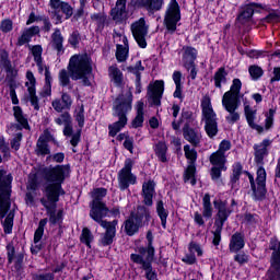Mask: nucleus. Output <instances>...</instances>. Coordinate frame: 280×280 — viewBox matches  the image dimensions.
I'll use <instances>...</instances> for the list:
<instances>
[{
    "instance_id": "23",
    "label": "nucleus",
    "mask_w": 280,
    "mask_h": 280,
    "mask_svg": "<svg viewBox=\"0 0 280 280\" xmlns=\"http://www.w3.org/2000/svg\"><path fill=\"white\" fill-rule=\"evenodd\" d=\"M272 143L269 139L262 140L259 144H254V156H255V163L257 165H264V159H266V155L268 154V147Z\"/></svg>"
},
{
    "instance_id": "48",
    "label": "nucleus",
    "mask_w": 280,
    "mask_h": 280,
    "mask_svg": "<svg viewBox=\"0 0 280 280\" xmlns=\"http://www.w3.org/2000/svg\"><path fill=\"white\" fill-rule=\"evenodd\" d=\"M92 21H94L96 25V30L102 32L104 30V25L106 23V15L104 13H94L91 15Z\"/></svg>"
},
{
    "instance_id": "13",
    "label": "nucleus",
    "mask_w": 280,
    "mask_h": 280,
    "mask_svg": "<svg viewBox=\"0 0 280 280\" xmlns=\"http://www.w3.org/2000/svg\"><path fill=\"white\" fill-rule=\"evenodd\" d=\"M209 161L212 164L210 170L211 179L214 183H220L222 172H226V154L215 151L209 156Z\"/></svg>"
},
{
    "instance_id": "34",
    "label": "nucleus",
    "mask_w": 280,
    "mask_h": 280,
    "mask_svg": "<svg viewBox=\"0 0 280 280\" xmlns=\"http://www.w3.org/2000/svg\"><path fill=\"white\" fill-rule=\"evenodd\" d=\"M149 12H159L163 9L164 0H142L140 2Z\"/></svg>"
},
{
    "instance_id": "59",
    "label": "nucleus",
    "mask_w": 280,
    "mask_h": 280,
    "mask_svg": "<svg viewBox=\"0 0 280 280\" xmlns=\"http://www.w3.org/2000/svg\"><path fill=\"white\" fill-rule=\"evenodd\" d=\"M24 255L23 253H19L15 256V265L14 268L18 271L19 275H23V259H24Z\"/></svg>"
},
{
    "instance_id": "12",
    "label": "nucleus",
    "mask_w": 280,
    "mask_h": 280,
    "mask_svg": "<svg viewBox=\"0 0 280 280\" xmlns=\"http://www.w3.org/2000/svg\"><path fill=\"white\" fill-rule=\"evenodd\" d=\"M252 191H253V197L254 200H261L266 196V168L264 166H259L257 170V178H256V184H255V177L248 172H246Z\"/></svg>"
},
{
    "instance_id": "60",
    "label": "nucleus",
    "mask_w": 280,
    "mask_h": 280,
    "mask_svg": "<svg viewBox=\"0 0 280 280\" xmlns=\"http://www.w3.org/2000/svg\"><path fill=\"white\" fill-rule=\"evenodd\" d=\"M32 55H33L35 62L43 60V46H40V45L33 46Z\"/></svg>"
},
{
    "instance_id": "51",
    "label": "nucleus",
    "mask_w": 280,
    "mask_h": 280,
    "mask_svg": "<svg viewBox=\"0 0 280 280\" xmlns=\"http://www.w3.org/2000/svg\"><path fill=\"white\" fill-rule=\"evenodd\" d=\"M116 59L118 62H126L128 60V48L124 45H117Z\"/></svg>"
},
{
    "instance_id": "31",
    "label": "nucleus",
    "mask_w": 280,
    "mask_h": 280,
    "mask_svg": "<svg viewBox=\"0 0 280 280\" xmlns=\"http://www.w3.org/2000/svg\"><path fill=\"white\" fill-rule=\"evenodd\" d=\"M147 240H148L147 247H138V254L136 255L145 256V253H147V256H149V259H152V257H154L155 255V249L153 245L154 237L152 236V232L147 233Z\"/></svg>"
},
{
    "instance_id": "7",
    "label": "nucleus",
    "mask_w": 280,
    "mask_h": 280,
    "mask_svg": "<svg viewBox=\"0 0 280 280\" xmlns=\"http://www.w3.org/2000/svg\"><path fill=\"white\" fill-rule=\"evenodd\" d=\"M152 215L150 214V209L145 206H138L136 212H131L127 220L124 222V229L126 235L132 237L139 233V229H142L144 224L150 222Z\"/></svg>"
},
{
    "instance_id": "33",
    "label": "nucleus",
    "mask_w": 280,
    "mask_h": 280,
    "mask_svg": "<svg viewBox=\"0 0 280 280\" xmlns=\"http://www.w3.org/2000/svg\"><path fill=\"white\" fill-rule=\"evenodd\" d=\"M143 106L144 104L142 101H139L137 103V106H136L137 115L131 122L132 128H141L143 126V121H144Z\"/></svg>"
},
{
    "instance_id": "38",
    "label": "nucleus",
    "mask_w": 280,
    "mask_h": 280,
    "mask_svg": "<svg viewBox=\"0 0 280 280\" xmlns=\"http://www.w3.org/2000/svg\"><path fill=\"white\" fill-rule=\"evenodd\" d=\"M34 152L36 156H49V154H51V149L49 148V143L43 140H37Z\"/></svg>"
},
{
    "instance_id": "8",
    "label": "nucleus",
    "mask_w": 280,
    "mask_h": 280,
    "mask_svg": "<svg viewBox=\"0 0 280 280\" xmlns=\"http://www.w3.org/2000/svg\"><path fill=\"white\" fill-rule=\"evenodd\" d=\"M12 175H4L0 172V220H3L12 207Z\"/></svg>"
},
{
    "instance_id": "26",
    "label": "nucleus",
    "mask_w": 280,
    "mask_h": 280,
    "mask_svg": "<svg viewBox=\"0 0 280 280\" xmlns=\"http://www.w3.org/2000/svg\"><path fill=\"white\" fill-rule=\"evenodd\" d=\"M183 136L188 143H191L194 148H198L200 145V141L202 139V136L198 130L191 128V127H183Z\"/></svg>"
},
{
    "instance_id": "24",
    "label": "nucleus",
    "mask_w": 280,
    "mask_h": 280,
    "mask_svg": "<svg viewBox=\"0 0 280 280\" xmlns=\"http://www.w3.org/2000/svg\"><path fill=\"white\" fill-rule=\"evenodd\" d=\"M127 0H117L115 8L112 9L110 15L113 21L116 23H121V21H126V16H128V12L126 11Z\"/></svg>"
},
{
    "instance_id": "2",
    "label": "nucleus",
    "mask_w": 280,
    "mask_h": 280,
    "mask_svg": "<svg viewBox=\"0 0 280 280\" xmlns=\"http://www.w3.org/2000/svg\"><path fill=\"white\" fill-rule=\"evenodd\" d=\"M108 190L106 188H96L92 192L93 200L90 203V218L97 222L102 229L105 230V233L101 235L100 244L102 246H110L113 242H115V237L117 235V224H119L118 220L106 221L104 218L110 213L106 203L102 201L103 198H106V194Z\"/></svg>"
},
{
    "instance_id": "1",
    "label": "nucleus",
    "mask_w": 280,
    "mask_h": 280,
    "mask_svg": "<svg viewBox=\"0 0 280 280\" xmlns=\"http://www.w3.org/2000/svg\"><path fill=\"white\" fill-rule=\"evenodd\" d=\"M42 177L45 180L44 195L46 197L40 199V203L45 207L47 215H49L50 224H58L62 222V210L56 213V202L60 201V196H65L62 183L69 174V165H56L55 167L42 168Z\"/></svg>"
},
{
    "instance_id": "52",
    "label": "nucleus",
    "mask_w": 280,
    "mask_h": 280,
    "mask_svg": "<svg viewBox=\"0 0 280 280\" xmlns=\"http://www.w3.org/2000/svg\"><path fill=\"white\" fill-rule=\"evenodd\" d=\"M242 164L241 163H236L233 165V172L231 175V184L235 185V183H237V180H240V177L242 176Z\"/></svg>"
},
{
    "instance_id": "49",
    "label": "nucleus",
    "mask_w": 280,
    "mask_h": 280,
    "mask_svg": "<svg viewBox=\"0 0 280 280\" xmlns=\"http://www.w3.org/2000/svg\"><path fill=\"white\" fill-rule=\"evenodd\" d=\"M222 229L224 225L215 224L214 223V231H212V244L213 246H220V242H222Z\"/></svg>"
},
{
    "instance_id": "61",
    "label": "nucleus",
    "mask_w": 280,
    "mask_h": 280,
    "mask_svg": "<svg viewBox=\"0 0 280 280\" xmlns=\"http://www.w3.org/2000/svg\"><path fill=\"white\" fill-rule=\"evenodd\" d=\"M15 256H16V249L14 248V244L9 243L7 245L8 264H12L14 261Z\"/></svg>"
},
{
    "instance_id": "6",
    "label": "nucleus",
    "mask_w": 280,
    "mask_h": 280,
    "mask_svg": "<svg viewBox=\"0 0 280 280\" xmlns=\"http://www.w3.org/2000/svg\"><path fill=\"white\" fill-rule=\"evenodd\" d=\"M201 121L205 124V130L209 139H215L220 129L218 128V114L211 105V97L206 95L201 100Z\"/></svg>"
},
{
    "instance_id": "46",
    "label": "nucleus",
    "mask_w": 280,
    "mask_h": 280,
    "mask_svg": "<svg viewBox=\"0 0 280 280\" xmlns=\"http://www.w3.org/2000/svg\"><path fill=\"white\" fill-rule=\"evenodd\" d=\"M48 221L49 220H47V219H42L39 221L38 228L34 234V244H38V242H40V240H43V235L45 233V226H47Z\"/></svg>"
},
{
    "instance_id": "28",
    "label": "nucleus",
    "mask_w": 280,
    "mask_h": 280,
    "mask_svg": "<svg viewBox=\"0 0 280 280\" xmlns=\"http://www.w3.org/2000/svg\"><path fill=\"white\" fill-rule=\"evenodd\" d=\"M244 246H246V243L244 242V234L235 232L230 240V253H240Z\"/></svg>"
},
{
    "instance_id": "25",
    "label": "nucleus",
    "mask_w": 280,
    "mask_h": 280,
    "mask_svg": "<svg viewBox=\"0 0 280 280\" xmlns=\"http://www.w3.org/2000/svg\"><path fill=\"white\" fill-rule=\"evenodd\" d=\"M13 117L18 124L13 125L16 130H30V122L27 121V116L23 113L21 106L13 107Z\"/></svg>"
},
{
    "instance_id": "5",
    "label": "nucleus",
    "mask_w": 280,
    "mask_h": 280,
    "mask_svg": "<svg viewBox=\"0 0 280 280\" xmlns=\"http://www.w3.org/2000/svg\"><path fill=\"white\" fill-rule=\"evenodd\" d=\"M68 71L71 73V80H82L83 86H91V80L88 75L93 72V66L89 55L72 56L68 65Z\"/></svg>"
},
{
    "instance_id": "10",
    "label": "nucleus",
    "mask_w": 280,
    "mask_h": 280,
    "mask_svg": "<svg viewBox=\"0 0 280 280\" xmlns=\"http://www.w3.org/2000/svg\"><path fill=\"white\" fill-rule=\"evenodd\" d=\"M269 250H272L268 270L269 280H280V242L277 237L270 240Z\"/></svg>"
},
{
    "instance_id": "63",
    "label": "nucleus",
    "mask_w": 280,
    "mask_h": 280,
    "mask_svg": "<svg viewBox=\"0 0 280 280\" xmlns=\"http://www.w3.org/2000/svg\"><path fill=\"white\" fill-rule=\"evenodd\" d=\"M13 22L10 19L3 20L0 24V30L3 32V34H8L9 32H12L13 30Z\"/></svg>"
},
{
    "instance_id": "20",
    "label": "nucleus",
    "mask_w": 280,
    "mask_h": 280,
    "mask_svg": "<svg viewBox=\"0 0 280 280\" xmlns=\"http://www.w3.org/2000/svg\"><path fill=\"white\" fill-rule=\"evenodd\" d=\"M213 206L214 209H217L218 211V219L214 221V224L224 226V222H226V220H229V215H231V209H229V203L222 200H214Z\"/></svg>"
},
{
    "instance_id": "53",
    "label": "nucleus",
    "mask_w": 280,
    "mask_h": 280,
    "mask_svg": "<svg viewBox=\"0 0 280 280\" xmlns=\"http://www.w3.org/2000/svg\"><path fill=\"white\" fill-rule=\"evenodd\" d=\"M248 71L252 80H259L264 75V69L257 65L249 66Z\"/></svg>"
},
{
    "instance_id": "4",
    "label": "nucleus",
    "mask_w": 280,
    "mask_h": 280,
    "mask_svg": "<svg viewBox=\"0 0 280 280\" xmlns=\"http://www.w3.org/2000/svg\"><path fill=\"white\" fill-rule=\"evenodd\" d=\"M240 91H242V80L234 79L230 91L225 92L222 97V106L225 108L229 115L225 117V120L233 125L240 121Z\"/></svg>"
},
{
    "instance_id": "62",
    "label": "nucleus",
    "mask_w": 280,
    "mask_h": 280,
    "mask_svg": "<svg viewBox=\"0 0 280 280\" xmlns=\"http://www.w3.org/2000/svg\"><path fill=\"white\" fill-rule=\"evenodd\" d=\"M80 40H82V37L80 35V32L74 31L72 32V34L70 35L68 43L72 46V47H78V45H80Z\"/></svg>"
},
{
    "instance_id": "22",
    "label": "nucleus",
    "mask_w": 280,
    "mask_h": 280,
    "mask_svg": "<svg viewBox=\"0 0 280 280\" xmlns=\"http://www.w3.org/2000/svg\"><path fill=\"white\" fill-rule=\"evenodd\" d=\"M156 184L154 183V180H149V182H144L142 184V198H143V202L147 207H152V205H154L153 198L154 195L156 194L155 190Z\"/></svg>"
},
{
    "instance_id": "57",
    "label": "nucleus",
    "mask_w": 280,
    "mask_h": 280,
    "mask_svg": "<svg viewBox=\"0 0 280 280\" xmlns=\"http://www.w3.org/2000/svg\"><path fill=\"white\" fill-rule=\"evenodd\" d=\"M12 60H10V52L5 50V48L0 49V67H5L10 65Z\"/></svg>"
},
{
    "instance_id": "17",
    "label": "nucleus",
    "mask_w": 280,
    "mask_h": 280,
    "mask_svg": "<svg viewBox=\"0 0 280 280\" xmlns=\"http://www.w3.org/2000/svg\"><path fill=\"white\" fill-rule=\"evenodd\" d=\"M131 32L139 47H141V49H145L148 47V42L145 40V36H148L145 19L141 18L139 21L131 24Z\"/></svg>"
},
{
    "instance_id": "27",
    "label": "nucleus",
    "mask_w": 280,
    "mask_h": 280,
    "mask_svg": "<svg viewBox=\"0 0 280 280\" xmlns=\"http://www.w3.org/2000/svg\"><path fill=\"white\" fill-rule=\"evenodd\" d=\"M37 34H40V27L38 26H31L27 28H24L22 32V35L18 38V47H23V45H26V43H30L34 36H37Z\"/></svg>"
},
{
    "instance_id": "44",
    "label": "nucleus",
    "mask_w": 280,
    "mask_h": 280,
    "mask_svg": "<svg viewBox=\"0 0 280 280\" xmlns=\"http://www.w3.org/2000/svg\"><path fill=\"white\" fill-rule=\"evenodd\" d=\"M129 73H133L136 75V82H141V71H145L143 65H141V60L137 61L135 66H130L127 68Z\"/></svg>"
},
{
    "instance_id": "58",
    "label": "nucleus",
    "mask_w": 280,
    "mask_h": 280,
    "mask_svg": "<svg viewBox=\"0 0 280 280\" xmlns=\"http://www.w3.org/2000/svg\"><path fill=\"white\" fill-rule=\"evenodd\" d=\"M183 66L188 71L189 78L191 80H196V78L198 77V67L196 66V63H186Z\"/></svg>"
},
{
    "instance_id": "56",
    "label": "nucleus",
    "mask_w": 280,
    "mask_h": 280,
    "mask_svg": "<svg viewBox=\"0 0 280 280\" xmlns=\"http://www.w3.org/2000/svg\"><path fill=\"white\" fill-rule=\"evenodd\" d=\"M37 140H42L45 143H49V141H51L55 145H58V140H56V138H54V135H51V131L47 129L44 130L43 135H40Z\"/></svg>"
},
{
    "instance_id": "64",
    "label": "nucleus",
    "mask_w": 280,
    "mask_h": 280,
    "mask_svg": "<svg viewBox=\"0 0 280 280\" xmlns=\"http://www.w3.org/2000/svg\"><path fill=\"white\" fill-rule=\"evenodd\" d=\"M56 276L51 272L38 273L33 276V280H54Z\"/></svg>"
},
{
    "instance_id": "29",
    "label": "nucleus",
    "mask_w": 280,
    "mask_h": 280,
    "mask_svg": "<svg viewBox=\"0 0 280 280\" xmlns=\"http://www.w3.org/2000/svg\"><path fill=\"white\" fill-rule=\"evenodd\" d=\"M50 38L52 49H55L57 54H63L65 46L62 44L65 43V37L62 36L60 28H55V32L51 34Z\"/></svg>"
},
{
    "instance_id": "9",
    "label": "nucleus",
    "mask_w": 280,
    "mask_h": 280,
    "mask_svg": "<svg viewBox=\"0 0 280 280\" xmlns=\"http://www.w3.org/2000/svg\"><path fill=\"white\" fill-rule=\"evenodd\" d=\"M55 124L58 126H65L63 136L70 138V145L72 148H78L82 139V129H78L73 132V125L71 124V114L65 112L58 118L55 119Z\"/></svg>"
},
{
    "instance_id": "14",
    "label": "nucleus",
    "mask_w": 280,
    "mask_h": 280,
    "mask_svg": "<svg viewBox=\"0 0 280 280\" xmlns=\"http://www.w3.org/2000/svg\"><path fill=\"white\" fill-rule=\"evenodd\" d=\"M132 165H135V162L127 159L124 167L118 172V187L120 191H126L130 185L137 184V176L132 174Z\"/></svg>"
},
{
    "instance_id": "36",
    "label": "nucleus",
    "mask_w": 280,
    "mask_h": 280,
    "mask_svg": "<svg viewBox=\"0 0 280 280\" xmlns=\"http://www.w3.org/2000/svg\"><path fill=\"white\" fill-rule=\"evenodd\" d=\"M59 84L62 88H68L70 91L73 89L71 84V72L67 69H61L58 73Z\"/></svg>"
},
{
    "instance_id": "15",
    "label": "nucleus",
    "mask_w": 280,
    "mask_h": 280,
    "mask_svg": "<svg viewBox=\"0 0 280 280\" xmlns=\"http://www.w3.org/2000/svg\"><path fill=\"white\" fill-rule=\"evenodd\" d=\"M130 260L133 264H138L141 270H144V277L147 280H156L159 278L156 270L152 267V261H154V256H151L150 258V256L131 254Z\"/></svg>"
},
{
    "instance_id": "55",
    "label": "nucleus",
    "mask_w": 280,
    "mask_h": 280,
    "mask_svg": "<svg viewBox=\"0 0 280 280\" xmlns=\"http://www.w3.org/2000/svg\"><path fill=\"white\" fill-rule=\"evenodd\" d=\"M2 69H4L7 78L14 79L16 78V75H19V70L16 69L15 66L12 65V61L7 66H2Z\"/></svg>"
},
{
    "instance_id": "32",
    "label": "nucleus",
    "mask_w": 280,
    "mask_h": 280,
    "mask_svg": "<svg viewBox=\"0 0 280 280\" xmlns=\"http://www.w3.org/2000/svg\"><path fill=\"white\" fill-rule=\"evenodd\" d=\"M244 110H245V116H246L248 126H250L253 130H257L258 132H264V127L255 124V117L257 115V112L253 110V108H250L249 105H246Z\"/></svg>"
},
{
    "instance_id": "47",
    "label": "nucleus",
    "mask_w": 280,
    "mask_h": 280,
    "mask_svg": "<svg viewBox=\"0 0 280 280\" xmlns=\"http://www.w3.org/2000/svg\"><path fill=\"white\" fill-rule=\"evenodd\" d=\"M93 240H95V236H93L91 230H89V228H84L80 236L81 243L85 244V246L91 248V243L93 242Z\"/></svg>"
},
{
    "instance_id": "30",
    "label": "nucleus",
    "mask_w": 280,
    "mask_h": 280,
    "mask_svg": "<svg viewBox=\"0 0 280 280\" xmlns=\"http://www.w3.org/2000/svg\"><path fill=\"white\" fill-rule=\"evenodd\" d=\"M183 57L182 62L183 65H194L196 63V59L198 58V50L191 46H184L182 48Z\"/></svg>"
},
{
    "instance_id": "3",
    "label": "nucleus",
    "mask_w": 280,
    "mask_h": 280,
    "mask_svg": "<svg viewBox=\"0 0 280 280\" xmlns=\"http://www.w3.org/2000/svg\"><path fill=\"white\" fill-rule=\"evenodd\" d=\"M114 117H118V121L108 125L109 137H117L128 125V114L132 110V90L129 88L126 94H119L113 106Z\"/></svg>"
},
{
    "instance_id": "54",
    "label": "nucleus",
    "mask_w": 280,
    "mask_h": 280,
    "mask_svg": "<svg viewBox=\"0 0 280 280\" xmlns=\"http://www.w3.org/2000/svg\"><path fill=\"white\" fill-rule=\"evenodd\" d=\"M30 102L34 107V110H40L38 96L36 95V89H28Z\"/></svg>"
},
{
    "instance_id": "35",
    "label": "nucleus",
    "mask_w": 280,
    "mask_h": 280,
    "mask_svg": "<svg viewBox=\"0 0 280 280\" xmlns=\"http://www.w3.org/2000/svg\"><path fill=\"white\" fill-rule=\"evenodd\" d=\"M156 213L161 220L162 228L167 229V215H170V212L165 209L163 200L156 202Z\"/></svg>"
},
{
    "instance_id": "45",
    "label": "nucleus",
    "mask_w": 280,
    "mask_h": 280,
    "mask_svg": "<svg viewBox=\"0 0 280 280\" xmlns=\"http://www.w3.org/2000/svg\"><path fill=\"white\" fill-rule=\"evenodd\" d=\"M52 78H51V71L46 72V79H45V85L43 88V91L40 93L42 97H49V95H51V82H52Z\"/></svg>"
},
{
    "instance_id": "50",
    "label": "nucleus",
    "mask_w": 280,
    "mask_h": 280,
    "mask_svg": "<svg viewBox=\"0 0 280 280\" xmlns=\"http://www.w3.org/2000/svg\"><path fill=\"white\" fill-rule=\"evenodd\" d=\"M12 226H14V212L10 211L3 222V230L7 235L12 233Z\"/></svg>"
},
{
    "instance_id": "11",
    "label": "nucleus",
    "mask_w": 280,
    "mask_h": 280,
    "mask_svg": "<svg viewBox=\"0 0 280 280\" xmlns=\"http://www.w3.org/2000/svg\"><path fill=\"white\" fill-rule=\"evenodd\" d=\"M180 21V5L178 1L171 0L167 4L165 14H164V25L170 32V34H174L176 32V27L178 22Z\"/></svg>"
},
{
    "instance_id": "41",
    "label": "nucleus",
    "mask_w": 280,
    "mask_h": 280,
    "mask_svg": "<svg viewBox=\"0 0 280 280\" xmlns=\"http://www.w3.org/2000/svg\"><path fill=\"white\" fill-rule=\"evenodd\" d=\"M154 150L159 161L167 163V144L165 142H158Z\"/></svg>"
},
{
    "instance_id": "21",
    "label": "nucleus",
    "mask_w": 280,
    "mask_h": 280,
    "mask_svg": "<svg viewBox=\"0 0 280 280\" xmlns=\"http://www.w3.org/2000/svg\"><path fill=\"white\" fill-rule=\"evenodd\" d=\"M73 105V98L67 92L61 93V100L56 98L52 101L51 106L54 110L57 113H62V110H71V106Z\"/></svg>"
},
{
    "instance_id": "40",
    "label": "nucleus",
    "mask_w": 280,
    "mask_h": 280,
    "mask_svg": "<svg viewBox=\"0 0 280 280\" xmlns=\"http://www.w3.org/2000/svg\"><path fill=\"white\" fill-rule=\"evenodd\" d=\"M108 73L116 86H121V82H124V73L117 68V65L109 67Z\"/></svg>"
},
{
    "instance_id": "39",
    "label": "nucleus",
    "mask_w": 280,
    "mask_h": 280,
    "mask_svg": "<svg viewBox=\"0 0 280 280\" xmlns=\"http://www.w3.org/2000/svg\"><path fill=\"white\" fill-rule=\"evenodd\" d=\"M202 215L203 218H212L213 215V206H211V195H209V192H207L203 198H202Z\"/></svg>"
},
{
    "instance_id": "18",
    "label": "nucleus",
    "mask_w": 280,
    "mask_h": 280,
    "mask_svg": "<svg viewBox=\"0 0 280 280\" xmlns=\"http://www.w3.org/2000/svg\"><path fill=\"white\" fill-rule=\"evenodd\" d=\"M165 91V82L158 80L154 84L149 85L148 95L153 104V106H161V100Z\"/></svg>"
},
{
    "instance_id": "16",
    "label": "nucleus",
    "mask_w": 280,
    "mask_h": 280,
    "mask_svg": "<svg viewBox=\"0 0 280 280\" xmlns=\"http://www.w3.org/2000/svg\"><path fill=\"white\" fill-rule=\"evenodd\" d=\"M184 152L189 164L185 171L184 179L185 183L190 180L191 185H196V161H198V151L191 148V145H184Z\"/></svg>"
},
{
    "instance_id": "19",
    "label": "nucleus",
    "mask_w": 280,
    "mask_h": 280,
    "mask_svg": "<svg viewBox=\"0 0 280 280\" xmlns=\"http://www.w3.org/2000/svg\"><path fill=\"white\" fill-rule=\"evenodd\" d=\"M255 8H260V10H270V8L266 4L250 2L243 8L236 21H240L242 25H244V23H248V21L253 19V14H255Z\"/></svg>"
},
{
    "instance_id": "37",
    "label": "nucleus",
    "mask_w": 280,
    "mask_h": 280,
    "mask_svg": "<svg viewBox=\"0 0 280 280\" xmlns=\"http://www.w3.org/2000/svg\"><path fill=\"white\" fill-rule=\"evenodd\" d=\"M226 75H229V72L224 67L217 70L213 78L215 89H222V84H226Z\"/></svg>"
},
{
    "instance_id": "43",
    "label": "nucleus",
    "mask_w": 280,
    "mask_h": 280,
    "mask_svg": "<svg viewBox=\"0 0 280 280\" xmlns=\"http://www.w3.org/2000/svg\"><path fill=\"white\" fill-rule=\"evenodd\" d=\"M65 2L60 0H50L49 5L51 10H54L52 15L55 16L57 23H60L62 21V15H60V9L62 8V4Z\"/></svg>"
},
{
    "instance_id": "42",
    "label": "nucleus",
    "mask_w": 280,
    "mask_h": 280,
    "mask_svg": "<svg viewBox=\"0 0 280 280\" xmlns=\"http://www.w3.org/2000/svg\"><path fill=\"white\" fill-rule=\"evenodd\" d=\"M179 121L182 124L185 122L184 128H191V126H194L196 121V118L194 117V112L183 109Z\"/></svg>"
}]
</instances>
